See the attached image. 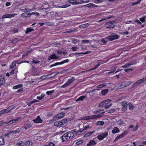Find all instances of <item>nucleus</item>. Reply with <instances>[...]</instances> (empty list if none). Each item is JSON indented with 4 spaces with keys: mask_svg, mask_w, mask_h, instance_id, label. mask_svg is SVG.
I'll return each mask as SVG.
<instances>
[{
    "mask_svg": "<svg viewBox=\"0 0 146 146\" xmlns=\"http://www.w3.org/2000/svg\"><path fill=\"white\" fill-rule=\"evenodd\" d=\"M16 66V62H12V64L10 66V68H13L15 67Z\"/></svg>",
    "mask_w": 146,
    "mask_h": 146,
    "instance_id": "36",
    "label": "nucleus"
},
{
    "mask_svg": "<svg viewBox=\"0 0 146 146\" xmlns=\"http://www.w3.org/2000/svg\"><path fill=\"white\" fill-rule=\"evenodd\" d=\"M5 82V78L2 75L0 76V85H2Z\"/></svg>",
    "mask_w": 146,
    "mask_h": 146,
    "instance_id": "17",
    "label": "nucleus"
},
{
    "mask_svg": "<svg viewBox=\"0 0 146 146\" xmlns=\"http://www.w3.org/2000/svg\"><path fill=\"white\" fill-rule=\"evenodd\" d=\"M100 65V63H98L97 65H96L95 67L93 68L91 70H94L95 69H96L98 66H99Z\"/></svg>",
    "mask_w": 146,
    "mask_h": 146,
    "instance_id": "61",
    "label": "nucleus"
},
{
    "mask_svg": "<svg viewBox=\"0 0 146 146\" xmlns=\"http://www.w3.org/2000/svg\"><path fill=\"white\" fill-rule=\"evenodd\" d=\"M17 72V70L16 69H14V70H11V72H10V74L11 75L13 74L14 73H16Z\"/></svg>",
    "mask_w": 146,
    "mask_h": 146,
    "instance_id": "47",
    "label": "nucleus"
},
{
    "mask_svg": "<svg viewBox=\"0 0 146 146\" xmlns=\"http://www.w3.org/2000/svg\"><path fill=\"white\" fill-rule=\"evenodd\" d=\"M59 117H60L58 116L57 115H55L53 117L52 120H50L49 121L50 123H52L55 121L59 120L60 119V118Z\"/></svg>",
    "mask_w": 146,
    "mask_h": 146,
    "instance_id": "13",
    "label": "nucleus"
},
{
    "mask_svg": "<svg viewBox=\"0 0 146 146\" xmlns=\"http://www.w3.org/2000/svg\"><path fill=\"white\" fill-rule=\"evenodd\" d=\"M88 23L82 25H81L79 26V27L80 28H86L88 27Z\"/></svg>",
    "mask_w": 146,
    "mask_h": 146,
    "instance_id": "39",
    "label": "nucleus"
},
{
    "mask_svg": "<svg viewBox=\"0 0 146 146\" xmlns=\"http://www.w3.org/2000/svg\"><path fill=\"white\" fill-rule=\"evenodd\" d=\"M112 104H110L108 105H105L104 107V108L105 109H108L112 105Z\"/></svg>",
    "mask_w": 146,
    "mask_h": 146,
    "instance_id": "60",
    "label": "nucleus"
},
{
    "mask_svg": "<svg viewBox=\"0 0 146 146\" xmlns=\"http://www.w3.org/2000/svg\"><path fill=\"white\" fill-rule=\"evenodd\" d=\"M38 102V101L37 100H36V99H34L32 101L30 102V103L31 104H33L35 102Z\"/></svg>",
    "mask_w": 146,
    "mask_h": 146,
    "instance_id": "58",
    "label": "nucleus"
},
{
    "mask_svg": "<svg viewBox=\"0 0 146 146\" xmlns=\"http://www.w3.org/2000/svg\"><path fill=\"white\" fill-rule=\"evenodd\" d=\"M129 109L130 110H132L134 108V106L133 105L131 104H129Z\"/></svg>",
    "mask_w": 146,
    "mask_h": 146,
    "instance_id": "57",
    "label": "nucleus"
},
{
    "mask_svg": "<svg viewBox=\"0 0 146 146\" xmlns=\"http://www.w3.org/2000/svg\"><path fill=\"white\" fill-rule=\"evenodd\" d=\"M95 132V130H94L92 131H88L87 133H86V134L84 136L86 137H89L92 135Z\"/></svg>",
    "mask_w": 146,
    "mask_h": 146,
    "instance_id": "16",
    "label": "nucleus"
},
{
    "mask_svg": "<svg viewBox=\"0 0 146 146\" xmlns=\"http://www.w3.org/2000/svg\"><path fill=\"white\" fill-rule=\"evenodd\" d=\"M61 138L62 142L68 141L70 140V138L68 137L67 135H66V133L64 134L61 137Z\"/></svg>",
    "mask_w": 146,
    "mask_h": 146,
    "instance_id": "8",
    "label": "nucleus"
},
{
    "mask_svg": "<svg viewBox=\"0 0 146 146\" xmlns=\"http://www.w3.org/2000/svg\"><path fill=\"white\" fill-rule=\"evenodd\" d=\"M31 71L34 75H38V72L37 71L36 68L35 67H32L31 68Z\"/></svg>",
    "mask_w": 146,
    "mask_h": 146,
    "instance_id": "19",
    "label": "nucleus"
},
{
    "mask_svg": "<svg viewBox=\"0 0 146 146\" xmlns=\"http://www.w3.org/2000/svg\"><path fill=\"white\" fill-rule=\"evenodd\" d=\"M80 119L81 120H88L90 119V116L83 117L80 118Z\"/></svg>",
    "mask_w": 146,
    "mask_h": 146,
    "instance_id": "23",
    "label": "nucleus"
},
{
    "mask_svg": "<svg viewBox=\"0 0 146 146\" xmlns=\"http://www.w3.org/2000/svg\"><path fill=\"white\" fill-rule=\"evenodd\" d=\"M74 80L75 79L74 77H72L71 78L68 79V81L65 83L61 87V88H64L67 86L74 81Z\"/></svg>",
    "mask_w": 146,
    "mask_h": 146,
    "instance_id": "2",
    "label": "nucleus"
},
{
    "mask_svg": "<svg viewBox=\"0 0 146 146\" xmlns=\"http://www.w3.org/2000/svg\"><path fill=\"white\" fill-rule=\"evenodd\" d=\"M5 143L4 138L0 136V145H4Z\"/></svg>",
    "mask_w": 146,
    "mask_h": 146,
    "instance_id": "29",
    "label": "nucleus"
},
{
    "mask_svg": "<svg viewBox=\"0 0 146 146\" xmlns=\"http://www.w3.org/2000/svg\"><path fill=\"white\" fill-rule=\"evenodd\" d=\"M96 142L93 140L90 141L89 143L87 144V146H91L96 145Z\"/></svg>",
    "mask_w": 146,
    "mask_h": 146,
    "instance_id": "18",
    "label": "nucleus"
},
{
    "mask_svg": "<svg viewBox=\"0 0 146 146\" xmlns=\"http://www.w3.org/2000/svg\"><path fill=\"white\" fill-rule=\"evenodd\" d=\"M86 98V97L84 96H81L80 97H79L76 100V101L77 102L83 101L84 99H85Z\"/></svg>",
    "mask_w": 146,
    "mask_h": 146,
    "instance_id": "28",
    "label": "nucleus"
},
{
    "mask_svg": "<svg viewBox=\"0 0 146 146\" xmlns=\"http://www.w3.org/2000/svg\"><path fill=\"white\" fill-rule=\"evenodd\" d=\"M105 106L103 102H101L99 105V106L100 107H102Z\"/></svg>",
    "mask_w": 146,
    "mask_h": 146,
    "instance_id": "62",
    "label": "nucleus"
},
{
    "mask_svg": "<svg viewBox=\"0 0 146 146\" xmlns=\"http://www.w3.org/2000/svg\"><path fill=\"white\" fill-rule=\"evenodd\" d=\"M33 143L31 141H27L26 142L25 144L27 146H32Z\"/></svg>",
    "mask_w": 146,
    "mask_h": 146,
    "instance_id": "30",
    "label": "nucleus"
},
{
    "mask_svg": "<svg viewBox=\"0 0 146 146\" xmlns=\"http://www.w3.org/2000/svg\"><path fill=\"white\" fill-rule=\"evenodd\" d=\"M111 101V100L110 99H108L104 100L103 101V102L104 103L105 105H106L109 103Z\"/></svg>",
    "mask_w": 146,
    "mask_h": 146,
    "instance_id": "41",
    "label": "nucleus"
},
{
    "mask_svg": "<svg viewBox=\"0 0 146 146\" xmlns=\"http://www.w3.org/2000/svg\"><path fill=\"white\" fill-rule=\"evenodd\" d=\"M19 129V128L18 129ZM19 132L20 131L19 130L17 129V130L11 131L9 133L7 134V135L9 136V135H11V134L14 135V134L19 133Z\"/></svg>",
    "mask_w": 146,
    "mask_h": 146,
    "instance_id": "14",
    "label": "nucleus"
},
{
    "mask_svg": "<svg viewBox=\"0 0 146 146\" xmlns=\"http://www.w3.org/2000/svg\"><path fill=\"white\" fill-rule=\"evenodd\" d=\"M59 58V56L55 54H53L51 55L49 57L48 60H50V59H58Z\"/></svg>",
    "mask_w": 146,
    "mask_h": 146,
    "instance_id": "11",
    "label": "nucleus"
},
{
    "mask_svg": "<svg viewBox=\"0 0 146 146\" xmlns=\"http://www.w3.org/2000/svg\"><path fill=\"white\" fill-rule=\"evenodd\" d=\"M121 105L123 106L122 110L124 111H125L127 108V103L124 101L122 102Z\"/></svg>",
    "mask_w": 146,
    "mask_h": 146,
    "instance_id": "9",
    "label": "nucleus"
},
{
    "mask_svg": "<svg viewBox=\"0 0 146 146\" xmlns=\"http://www.w3.org/2000/svg\"><path fill=\"white\" fill-rule=\"evenodd\" d=\"M107 37L108 40H109L110 41H112L118 38V36L117 34H114L111 36H108Z\"/></svg>",
    "mask_w": 146,
    "mask_h": 146,
    "instance_id": "6",
    "label": "nucleus"
},
{
    "mask_svg": "<svg viewBox=\"0 0 146 146\" xmlns=\"http://www.w3.org/2000/svg\"><path fill=\"white\" fill-rule=\"evenodd\" d=\"M76 0H69V3H72L73 5H78L82 4L81 2H76Z\"/></svg>",
    "mask_w": 146,
    "mask_h": 146,
    "instance_id": "12",
    "label": "nucleus"
},
{
    "mask_svg": "<svg viewBox=\"0 0 146 146\" xmlns=\"http://www.w3.org/2000/svg\"><path fill=\"white\" fill-rule=\"evenodd\" d=\"M123 134H121L120 135L117 136L115 139L114 140V141L115 142L118 139H119L120 138H121L123 137Z\"/></svg>",
    "mask_w": 146,
    "mask_h": 146,
    "instance_id": "43",
    "label": "nucleus"
},
{
    "mask_svg": "<svg viewBox=\"0 0 146 146\" xmlns=\"http://www.w3.org/2000/svg\"><path fill=\"white\" fill-rule=\"evenodd\" d=\"M67 121V119H63L61 121L55 122L54 125L56 126L60 127H62L64 124Z\"/></svg>",
    "mask_w": 146,
    "mask_h": 146,
    "instance_id": "1",
    "label": "nucleus"
},
{
    "mask_svg": "<svg viewBox=\"0 0 146 146\" xmlns=\"http://www.w3.org/2000/svg\"><path fill=\"white\" fill-rule=\"evenodd\" d=\"M33 31V29L28 28H27V31L25 32V33L26 34H28L29 32H30Z\"/></svg>",
    "mask_w": 146,
    "mask_h": 146,
    "instance_id": "38",
    "label": "nucleus"
},
{
    "mask_svg": "<svg viewBox=\"0 0 146 146\" xmlns=\"http://www.w3.org/2000/svg\"><path fill=\"white\" fill-rule=\"evenodd\" d=\"M145 81H146V77L138 80L135 83L132 85V87L133 88L136 87Z\"/></svg>",
    "mask_w": 146,
    "mask_h": 146,
    "instance_id": "3",
    "label": "nucleus"
},
{
    "mask_svg": "<svg viewBox=\"0 0 146 146\" xmlns=\"http://www.w3.org/2000/svg\"><path fill=\"white\" fill-rule=\"evenodd\" d=\"M133 69L132 68L127 69L124 70L125 72H130L131 71H133Z\"/></svg>",
    "mask_w": 146,
    "mask_h": 146,
    "instance_id": "56",
    "label": "nucleus"
},
{
    "mask_svg": "<svg viewBox=\"0 0 146 146\" xmlns=\"http://www.w3.org/2000/svg\"><path fill=\"white\" fill-rule=\"evenodd\" d=\"M66 133V135H67V136L70 138V139H71L72 137L74 136V133L72 132H68Z\"/></svg>",
    "mask_w": 146,
    "mask_h": 146,
    "instance_id": "26",
    "label": "nucleus"
},
{
    "mask_svg": "<svg viewBox=\"0 0 146 146\" xmlns=\"http://www.w3.org/2000/svg\"><path fill=\"white\" fill-rule=\"evenodd\" d=\"M104 124V122L103 121H98L97 122L96 125L98 126L103 125Z\"/></svg>",
    "mask_w": 146,
    "mask_h": 146,
    "instance_id": "34",
    "label": "nucleus"
},
{
    "mask_svg": "<svg viewBox=\"0 0 146 146\" xmlns=\"http://www.w3.org/2000/svg\"><path fill=\"white\" fill-rule=\"evenodd\" d=\"M17 14L13 13L12 14H7V18H11L14 17Z\"/></svg>",
    "mask_w": 146,
    "mask_h": 146,
    "instance_id": "33",
    "label": "nucleus"
},
{
    "mask_svg": "<svg viewBox=\"0 0 146 146\" xmlns=\"http://www.w3.org/2000/svg\"><path fill=\"white\" fill-rule=\"evenodd\" d=\"M21 117H18L17 119H13L10 120L8 122L10 124L14 123L16 122H17L19 121V120L20 119Z\"/></svg>",
    "mask_w": 146,
    "mask_h": 146,
    "instance_id": "15",
    "label": "nucleus"
},
{
    "mask_svg": "<svg viewBox=\"0 0 146 146\" xmlns=\"http://www.w3.org/2000/svg\"><path fill=\"white\" fill-rule=\"evenodd\" d=\"M30 13H24L21 15V16L23 17H29Z\"/></svg>",
    "mask_w": 146,
    "mask_h": 146,
    "instance_id": "25",
    "label": "nucleus"
},
{
    "mask_svg": "<svg viewBox=\"0 0 146 146\" xmlns=\"http://www.w3.org/2000/svg\"><path fill=\"white\" fill-rule=\"evenodd\" d=\"M90 119H95L98 118L97 115H93L90 116Z\"/></svg>",
    "mask_w": 146,
    "mask_h": 146,
    "instance_id": "49",
    "label": "nucleus"
},
{
    "mask_svg": "<svg viewBox=\"0 0 146 146\" xmlns=\"http://www.w3.org/2000/svg\"><path fill=\"white\" fill-rule=\"evenodd\" d=\"M33 122L37 123H42V120L39 116H37L35 119L31 121V122L33 123Z\"/></svg>",
    "mask_w": 146,
    "mask_h": 146,
    "instance_id": "7",
    "label": "nucleus"
},
{
    "mask_svg": "<svg viewBox=\"0 0 146 146\" xmlns=\"http://www.w3.org/2000/svg\"><path fill=\"white\" fill-rule=\"evenodd\" d=\"M54 92V90H51L49 91H47L46 92V94L48 95H50L52 94V93H53Z\"/></svg>",
    "mask_w": 146,
    "mask_h": 146,
    "instance_id": "44",
    "label": "nucleus"
},
{
    "mask_svg": "<svg viewBox=\"0 0 146 146\" xmlns=\"http://www.w3.org/2000/svg\"><path fill=\"white\" fill-rule=\"evenodd\" d=\"M108 41V39L107 38V37L106 38H102L101 40V42L102 43L101 44L102 45L105 44Z\"/></svg>",
    "mask_w": 146,
    "mask_h": 146,
    "instance_id": "20",
    "label": "nucleus"
},
{
    "mask_svg": "<svg viewBox=\"0 0 146 146\" xmlns=\"http://www.w3.org/2000/svg\"><path fill=\"white\" fill-rule=\"evenodd\" d=\"M23 86L21 84H19L17 86H14L13 87V88L15 89H17L19 88H21Z\"/></svg>",
    "mask_w": 146,
    "mask_h": 146,
    "instance_id": "45",
    "label": "nucleus"
},
{
    "mask_svg": "<svg viewBox=\"0 0 146 146\" xmlns=\"http://www.w3.org/2000/svg\"><path fill=\"white\" fill-rule=\"evenodd\" d=\"M94 5V4L92 3H90L89 4H88L87 5H85L84 6H86L88 7H93V6Z\"/></svg>",
    "mask_w": 146,
    "mask_h": 146,
    "instance_id": "54",
    "label": "nucleus"
},
{
    "mask_svg": "<svg viewBox=\"0 0 146 146\" xmlns=\"http://www.w3.org/2000/svg\"><path fill=\"white\" fill-rule=\"evenodd\" d=\"M105 112H102L98 115H97L98 118L102 117L104 115V113Z\"/></svg>",
    "mask_w": 146,
    "mask_h": 146,
    "instance_id": "48",
    "label": "nucleus"
},
{
    "mask_svg": "<svg viewBox=\"0 0 146 146\" xmlns=\"http://www.w3.org/2000/svg\"><path fill=\"white\" fill-rule=\"evenodd\" d=\"M134 64V63H133V62H131L128 63L126 64H125V65L126 68H128L130 67L131 65H133Z\"/></svg>",
    "mask_w": 146,
    "mask_h": 146,
    "instance_id": "31",
    "label": "nucleus"
},
{
    "mask_svg": "<svg viewBox=\"0 0 146 146\" xmlns=\"http://www.w3.org/2000/svg\"><path fill=\"white\" fill-rule=\"evenodd\" d=\"M79 48L76 46L73 47L72 48V49L74 51H76L78 50Z\"/></svg>",
    "mask_w": 146,
    "mask_h": 146,
    "instance_id": "50",
    "label": "nucleus"
},
{
    "mask_svg": "<svg viewBox=\"0 0 146 146\" xmlns=\"http://www.w3.org/2000/svg\"><path fill=\"white\" fill-rule=\"evenodd\" d=\"M131 81H126L124 82H123V86L125 87H127L130 85L131 84Z\"/></svg>",
    "mask_w": 146,
    "mask_h": 146,
    "instance_id": "24",
    "label": "nucleus"
},
{
    "mask_svg": "<svg viewBox=\"0 0 146 146\" xmlns=\"http://www.w3.org/2000/svg\"><path fill=\"white\" fill-rule=\"evenodd\" d=\"M119 128H113V129L112 131V132L113 133H116L119 132Z\"/></svg>",
    "mask_w": 146,
    "mask_h": 146,
    "instance_id": "35",
    "label": "nucleus"
},
{
    "mask_svg": "<svg viewBox=\"0 0 146 146\" xmlns=\"http://www.w3.org/2000/svg\"><path fill=\"white\" fill-rule=\"evenodd\" d=\"M49 146H55V144L51 142H50L48 144Z\"/></svg>",
    "mask_w": 146,
    "mask_h": 146,
    "instance_id": "64",
    "label": "nucleus"
},
{
    "mask_svg": "<svg viewBox=\"0 0 146 146\" xmlns=\"http://www.w3.org/2000/svg\"><path fill=\"white\" fill-rule=\"evenodd\" d=\"M107 83H104L102 84L99 85H98L97 87V89H98V90H100V88H103V87L106 86Z\"/></svg>",
    "mask_w": 146,
    "mask_h": 146,
    "instance_id": "21",
    "label": "nucleus"
},
{
    "mask_svg": "<svg viewBox=\"0 0 146 146\" xmlns=\"http://www.w3.org/2000/svg\"><path fill=\"white\" fill-rule=\"evenodd\" d=\"M115 25H114L111 24L109 25L107 27V28H113L115 27Z\"/></svg>",
    "mask_w": 146,
    "mask_h": 146,
    "instance_id": "59",
    "label": "nucleus"
},
{
    "mask_svg": "<svg viewBox=\"0 0 146 146\" xmlns=\"http://www.w3.org/2000/svg\"><path fill=\"white\" fill-rule=\"evenodd\" d=\"M108 134V132L102 133L98 135L97 138L100 140H102L106 137Z\"/></svg>",
    "mask_w": 146,
    "mask_h": 146,
    "instance_id": "4",
    "label": "nucleus"
},
{
    "mask_svg": "<svg viewBox=\"0 0 146 146\" xmlns=\"http://www.w3.org/2000/svg\"><path fill=\"white\" fill-rule=\"evenodd\" d=\"M58 116L60 117V119L63 117L65 115V114L63 112H61L57 114Z\"/></svg>",
    "mask_w": 146,
    "mask_h": 146,
    "instance_id": "32",
    "label": "nucleus"
},
{
    "mask_svg": "<svg viewBox=\"0 0 146 146\" xmlns=\"http://www.w3.org/2000/svg\"><path fill=\"white\" fill-rule=\"evenodd\" d=\"M118 21L117 20H116L115 21H111L107 23V24L110 25L111 24H114L116 22Z\"/></svg>",
    "mask_w": 146,
    "mask_h": 146,
    "instance_id": "51",
    "label": "nucleus"
},
{
    "mask_svg": "<svg viewBox=\"0 0 146 146\" xmlns=\"http://www.w3.org/2000/svg\"><path fill=\"white\" fill-rule=\"evenodd\" d=\"M69 62V60L68 59L65 60L60 62H56L57 65L62 64L64 63H67Z\"/></svg>",
    "mask_w": 146,
    "mask_h": 146,
    "instance_id": "22",
    "label": "nucleus"
},
{
    "mask_svg": "<svg viewBox=\"0 0 146 146\" xmlns=\"http://www.w3.org/2000/svg\"><path fill=\"white\" fill-rule=\"evenodd\" d=\"M86 128H79V129H76L73 131H74V132L76 134V135H79L80 134H81L82 132L85 129H86Z\"/></svg>",
    "mask_w": 146,
    "mask_h": 146,
    "instance_id": "5",
    "label": "nucleus"
},
{
    "mask_svg": "<svg viewBox=\"0 0 146 146\" xmlns=\"http://www.w3.org/2000/svg\"><path fill=\"white\" fill-rule=\"evenodd\" d=\"M89 0H80V2H81L82 3H88L89 2Z\"/></svg>",
    "mask_w": 146,
    "mask_h": 146,
    "instance_id": "63",
    "label": "nucleus"
},
{
    "mask_svg": "<svg viewBox=\"0 0 146 146\" xmlns=\"http://www.w3.org/2000/svg\"><path fill=\"white\" fill-rule=\"evenodd\" d=\"M70 6V5H68L67 4L65 5H63V6H60L58 7L60 8H66L69 6Z\"/></svg>",
    "mask_w": 146,
    "mask_h": 146,
    "instance_id": "46",
    "label": "nucleus"
},
{
    "mask_svg": "<svg viewBox=\"0 0 146 146\" xmlns=\"http://www.w3.org/2000/svg\"><path fill=\"white\" fill-rule=\"evenodd\" d=\"M15 106H14L11 105L8 108L9 111H10L11 110H13Z\"/></svg>",
    "mask_w": 146,
    "mask_h": 146,
    "instance_id": "52",
    "label": "nucleus"
},
{
    "mask_svg": "<svg viewBox=\"0 0 146 146\" xmlns=\"http://www.w3.org/2000/svg\"><path fill=\"white\" fill-rule=\"evenodd\" d=\"M47 78V76H42L40 77V79L42 80H44Z\"/></svg>",
    "mask_w": 146,
    "mask_h": 146,
    "instance_id": "53",
    "label": "nucleus"
},
{
    "mask_svg": "<svg viewBox=\"0 0 146 146\" xmlns=\"http://www.w3.org/2000/svg\"><path fill=\"white\" fill-rule=\"evenodd\" d=\"M44 94H42L40 96H37V98L39 100H41L43 98H44Z\"/></svg>",
    "mask_w": 146,
    "mask_h": 146,
    "instance_id": "37",
    "label": "nucleus"
},
{
    "mask_svg": "<svg viewBox=\"0 0 146 146\" xmlns=\"http://www.w3.org/2000/svg\"><path fill=\"white\" fill-rule=\"evenodd\" d=\"M123 134H121L120 135L117 136L115 139L114 140V141L115 142L118 139H119L120 138H121L123 137Z\"/></svg>",
    "mask_w": 146,
    "mask_h": 146,
    "instance_id": "42",
    "label": "nucleus"
},
{
    "mask_svg": "<svg viewBox=\"0 0 146 146\" xmlns=\"http://www.w3.org/2000/svg\"><path fill=\"white\" fill-rule=\"evenodd\" d=\"M141 1V0H138V1H137L136 2L133 3L131 4V5H136V4H137L140 3Z\"/></svg>",
    "mask_w": 146,
    "mask_h": 146,
    "instance_id": "55",
    "label": "nucleus"
},
{
    "mask_svg": "<svg viewBox=\"0 0 146 146\" xmlns=\"http://www.w3.org/2000/svg\"><path fill=\"white\" fill-rule=\"evenodd\" d=\"M125 87L123 83H120L116 85L115 87V89H119Z\"/></svg>",
    "mask_w": 146,
    "mask_h": 146,
    "instance_id": "10",
    "label": "nucleus"
},
{
    "mask_svg": "<svg viewBox=\"0 0 146 146\" xmlns=\"http://www.w3.org/2000/svg\"><path fill=\"white\" fill-rule=\"evenodd\" d=\"M115 111V108H112L111 109L108 110L107 112L109 113H114Z\"/></svg>",
    "mask_w": 146,
    "mask_h": 146,
    "instance_id": "40",
    "label": "nucleus"
},
{
    "mask_svg": "<svg viewBox=\"0 0 146 146\" xmlns=\"http://www.w3.org/2000/svg\"><path fill=\"white\" fill-rule=\"evenodd\" d=\"M108 92V89H104L103 90H102L101 91V94L103 95H106Z\"/></svg>",
    "mask_w": 146,
    "mask_h": 146,
    "instance_id": "27",
    "label": "nucleus"
}]
</instances>
